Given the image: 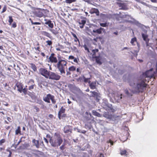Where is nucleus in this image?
Masks as SVG:
<instances>
[{"label":"nucleus","instance_id":"1","mask_svg":"<svg viewBox=\"0 0 157 157\" xmlns=\"http://www.w3.org/2000/svg\"><path fill=\"white\" fill-rule=\"evenodd\" d=\"M146 87V84L144 82L139 83L133 89V90L130 89H126L124 90L125 94L128 97L131 96L133 94L142 92Z\"/></svg>","mask_w":157,"mask_h":157},{"label":"nucleus","instance_id":"2","mask_svg":"<svg viewBox=\"0 0 157 157\" xmlns=\"http://www.w3.org/2000/svg\"><path fill=\"white\" fill-rule=\"evenodd\" d=\"M59 55L58 56L59 62L57 63V67L60 72V74L63 76L65 75V70L67 69V62L64 60L60 59Z\"/></svg>","mask_w":157,"mask_h":157},{"label":"nucleus","instance_id":"3","mask_svg":"<svg viewBox=\"0 0 157 157\" xmlns=\"http://www.w3.org/2000/svg\"><path fill=\"white\" fill-rule=\"evenodd\" d=\"M63 142V140L60 136L56 134L54 140H51L50 143L51 145L54 147L60 146Z\"/></svg>","mask_w":157,"mask_h":157},{"label":"nucleus","instance_id":"4","mask_svg":"<svg viewBox=\"0 0 157 157\" xmlns=\"http://www.w3.org/2000/svg\"><path fill=\"white\" fill-rule=\"evenodd\" d=\"M152 69H151L150 70L147 71L144 73L143 74V76L144 77L146 78L147 79V80L145 79L144 80V81L143 80L141 81L140 83H141L142 82H144L145 84V81L146 82L147 81L149 80V79H150L154 77V75L152 73ZM145 84H146V86L147 84L146 83H145Z\"/></svg>","mask_w":157,"mask_h":157},{"label":"nucleus","instance_id":"5","mask_svg":"<svg viewBox=\"0 0 157 157\" xmlns=\"http://www.w3.org/2000/svg\"><path fill=\"white\" fill-rule=\"evenodd\" d=\"M43 99L45 101L48 103L50 102V100H51L52 103L55 104L56 103V100L55 99V97L50 94H48L46 97H44Z\"/></svg>","mask_w":157,"mask_h":157},{"label":"nucleus","instance_id":"6","mask_svg":"<svg viewBox=\"0 0 157 157\" xmlns=\"http://www.w3.org/2000/svg\"><path fill=\"white\" fill-rule=\"evenodd\" d=\"M48 77L47 78H49V79L52 80H58L60 79L61 77V76L59 75L56 74L54 72L50 71Z\"/></svg>","mask_w":157,"mask_h":157},{"label":"nucleus","instance_id":"7","mask_svg":"<svg viewBox=\"0 0 157 157\" xmlns=\"http://www.w3.org/2000/svg\"><path fill=\"white\" fill-rule=\"evenodd\" d=\"M50 71L44 68H40L39 70L40 73L43 76L47 78L48 77Z\"/></svg>","mask_w":157,"mask_h":157},{"label":"nucleus","instance_id":"8","mask_svg":"<svg viewBox=\"0 0 157 157\" xmlns=\"http://www.w3.org/2000/svg\"><path fill=\"white\" fill-rule=\"evenodd\" d=\"M130 17V16L129 15L126 14H121L120 17H118L117 18V20L120 21L122 19L126 18V19L124 20V21H121V22H124V21H127L128 19H129V18Z\"/></svg>","mask_w":157,"mask_h":157},{"label":"nucleus","instance_id":"9","mask_svg":"<svg viewBox=\"0 0 157 157\" xmlns=\"http://www.w3.org/2000/svg\"><path fill=\"white\" fill-rule=\"evenodd\" d=\"M102 29H103V28H100L99 29L96 30H93L92 31L90 29H89L88 31L90 32L92 35L95 36L94 33H97L99 34L101 33L102 32L101 30Z\"/></svg>","mask_w":157,"mask_h":157},{"label":"nucleus","instance_id":"10","mask_svg":"<svg viewBox=\"0 0 157 157\" xmlns=\"http://www.w3.org/2000/svg\"><path fill=\"white\" fill-rule=\"evenodd\" d=\"M28 85H30L28 88L29 90H31L33 89L35 85L34 81L32 79H30L28 82Z\"/></svg>","mask_w":157,"mask_h":157},{"label":"nucleus","instance_id":"11","mask_svg":"<svg viewBox=\"0 0 157 157\" xmlns=\"http://www.w3.org/2000/svg\"><path fill=\"white\" fill-rule=\"evenodd\" d=\"M54 55V54H52L51 55V56L49 57V59L50 60V61L52 62V63H56L57 62V59L56 57H55L53 55Z\"/></svg>","mask_w":157,"mask_h":157},{"label":"nucleus","instance_id":"12","mask_svg":"<svg viewBox=\"0 0 157 157\" xmlns=\"http://www.w3.org/2000/svg\"><path fill=\"white\" fill-rule=\"evenodd\" d=\"M90 13L91 14L95 13L97 16L99 15V11L97 9L92 8L90 11Z\"/></svg>","mask_w":157,"mask_h":157},{"label":"nucleus","instance_id":"13","mask_svg":"<svg viewBox=\"0 0 157 157\" xmlns=\"http://www.w3.org/2000/svg\"><path fill=\"white\" fill-rule=\"evenodd\" d=\"M16 86L18 88V90L21 93L22 92L23 88V85L21 83L17 82Z\"/></svg>","mask_w":157,"mask_h":157},{"label":"nucleus","instance_id":"14","mask_svg":"<svg viewBox=\"0 0 157 157\" xmlns=\"http://www.w3.org/2000/svg\"><path fill=\"white\" fill-rule=\"evenodd\" d=\"M65 109L63 108V107H62L58 113V117L59 118V119H60L61 114L62 113H64L65 112Z\"/></svg>","mask_w":157,"mask_h":157},{"label":"nucleus","instance_id":"15","mask_svg":"<svg viewBox=\"0 0 157 157\" xmlns=\"http://www.w3.org/2000/svg\"><path fill=\"white\" fill-rule=\"evenodd\" d=\"M45 24L47 25L51 28H53V23L51 21L48 20V21L46 22L45 23Z\"/></svg>","mask_w":157,"mask_h":157},{"label":"nucleus","instance_id":"16","mask_svg":"<svg viewBox=\"0 0 157 157\" xmlns=\"http://www.w3.org/2000/svg\"><path fill=\"white\" fill-rule=\"evenodd\" d=\"M96 83L95 82H92L90 84V86L91 89H94L96 88Z\"/></svg>","mask_w":157,"mask_h":157},{"label":"nucleus","instance_id":"17","mask_svg":"<svg viewBox=\"0 0 157 157\" xmlns=\"http://www.w3.org/2000/svg\"><path fill=\"white\" fill-rule=\"evenodd\" d=\"M32 142L34 144L35 146H36L37 148H39V145L38 140H36L35 139H34L33 140Z\"/></svg>","mask_w":157,"mask_h":157},{"label":"nucleus","instance_id":"18","mask_svg":"<svg viewBox=\"0 0 157 157\" xmlns=\"http://www.w3.org/2000/svg\"><path fill=\"white\" fill-rule=\"evenodd\" d=\"M95 57L96 59V62L99 64L100 65L101 64V58L100 56H95Z\"/></svg>","mask_w":157,"mask_h":157},{"label":"nucleus","instance_id":"19","mask_svg":"<svg viewBox=\"0 0 157 157\" xmlns=\"http://www.w3.org/2000/svg\"><path fill=\"white\" fill-rule=\"evenodd\" d=\"M35 15L39 17H41L43 15L42 12L39 11H36L35 12Z\"/></svg>","mask_w":157,"mask_h":157},{"label":"nucleus","instance_id":"20","mask_svg":"<svg viewBox=\"0 0 157 157\" xmlns=\"http://www.w3.org/2000/svg\"><path fill=\"white\" fill-rule=\"evenodd\" d=\"M42 35L45 36L49 38H51L52 37V36H51L50 34L46 31H43L42 33Z\"/></svg>","mask_w":157,"mask_h":157},{"label":"nucleus","instance_id":"21","mask_svg":"<svg viewBox=\"0 0 157 157\" xmlns=\"http://www.w3.org/2000/svg\"><path fill=\"white\" fill-rule=\"evenodd\" d=\"M92 113L94 115L98 117H101V114L95 110H93L92 112Z\"/></svg>","mask_w":157,"mask_h":157},{"label":"nucleus","instance_id":"22","mask_svg":"<svg viewBox=\"0 0 157 157\" xmlns=\"http://www.w3.org/2000/svg\"><path fill=\"white\" fill-rule=\"evenodd\" d=\"M142 37L144 41H145L146 42L147 41V42L148 41V40H147V39L148 37V36L147 35L144 33H142Z\"/></svg>","mask_w":157,"mask_h":157},{"label":"nucleus","instance_id":"23","mask_svg":"<svg viewBox=\"0 0 157 157\" xmlns=\"http://www.w3.org/2000/svg\"><path fill=\"white\" fill-rule=\"evenodd\" d=\"M118 5L119 6L121 7L120 8V9L122 10H125L126 7L125 6V5L124 4L121 3H119Z\"/></svg>","mask_w":157,"mask_h":157},{"label":"nucleus","instance_id":"24","mask_svg":"<svg viewBox=\"0 0 157 157\" xmlns=\"http://www.w3.org/2000/svg\"><path fill=\"white\" fill-rule=\"evenodd\" d=\"M99 50L98 49H95L92 50V53H93L92 56L93 57H95V54L97 52H98Z\"/></svg>","mask_w":157,"mask_h":157},{"label":"nucleus","instance_id":"25","mask_svg":"<svg viewBox=\"0 0 157 157\" xmlns=\"http://www.w3.org/2000/svg\"><path fill=\"white\" fill-rule=\"evenodd\" d=\"M136 42V37H134L132 39L131 41L130 42L131 43L132 45H135L134 44Z\"/></svg>","mask_w":157,"mask_h":157},{"label":"nucleus","instance_id":"26","mask_svg":"<svg viewBox=\"0 0 157 157\" xmlns=\"http://www.w3.org/2000/svg\"><path fill=\"white\" fill-rule=\"evenodd\" d=\"M68 70L69 71H74L76 70V67L74 66H72L69 68Z\"/></svg>","mask_w":157,"mask_h":157},{"label":"nucleus","instance_id":"27","mask_svg":"<svg viewBox=\"0 0 157 157\" xmlns=\"http://www.w3.org/2000/svg\"><path fill=\"white\" fill-rule=\"evenodd\" d=\"M30 67L34 71L36 70V67L35 65L33 63L30 64Z\"/></svg>","mask_w":157,"mask_h":157},{"label":"nucleus","instance_id":"28","mask_svg":"<svg viewBox=\"0 0 157 157\" xmlns=\"http://www.w3.org/2000/svg\"><path fill=\"white\" fill-rule=\"evenodd\" d=\"M83 79L84 80V82H88L89 83L90 82V78H86L84 76L83 77Z\"/></svg>","mask_w":157,"mask_h":157},{"label":"nucleus","instance_id":"29","mask_svg":"<svg viewBox=\"0 0 157 157\" xmlns=\"http://www.w3.org/2000/svg\"><path fill=\"white\" fill-rule=\"evenodd\" d=\"M127 152L125 150H122L121 151L120 153L121 155H127Z\"/></svg>","mask_w":157,"mask_h":157},{"label":"nucleus","instance_id":"30","mask_svg":"<svg viewBox=\"0 0 157 157\" xmlns=\"http://www.w3.org/2000/svg\"><path fill=\"white\" fill-rule=\"evenodd\" d=\"M102 39V38L101 37H96V38H94L93 40L95 41L96 42L98 41V40H101Z\"/></svg>","mask_w":157,"mask_h":157},{"label":"nucleus","instance_id":"31","mask_svg":"<svg viewBox=\"0 0 157 157\" xmlns=\"http://www.w3.org/2000/svg\"><path fill=\"white\" fill-rule=\"evenodd\" d=\"M76 1V0H66V2L67 3H71Z\"/></svg>","mask_w":157,"mask_h":157},{"label":"nucleus","instance_id":"32","mask_svg":"<svg viewBox=\"0 0 157 157\" xmlns=\"http://www.w3.org/2000/svg\"><path fill=\"white\" fill-rule=\"evenodd\" d=\"M100 25L101 26L103 27H106L108 26V24H107V23H100Z\"/></svg>","mask_w":157,"mask_h":157},{"label":"nucleus","instance_id":"33","mask_svg":"<svg viewBox=\"0 0 157 157\" xmlns=\"http://www.w3.org/2000/svg\"><path fill=\"white\" fill-rule=\"evenodd\" d=\"M9 22L10 23V25H11V23L13 21V19H12V16H9Z\"/></svg>","mask_w":157,"mask_h":157},{"label":"nucleus","instance_id":"34","mask_svg":"<svg viewBox=\"0 0 157 157\" xmlns=\"http://www.w3.org/2000/svg\"><path fill=\"white\" fill-rule=\"evenodd\" d=\"M20 127H18V128L17 129H16L15 131V134L16 135L18 134L20 132Z\"/></svg>","mask_w":157,"mask_h":157},{"label":"nucleus","instance_id":"35","mask_svg":"<svg viewBox=\"0 0 157 157\" xmlns=\"http://www.w3.org/2000/svg\"><path fill=\"white\" fill-rule=\"evenodd\" d=\"M86 23V21L84 20H82L81 21L79 22V24H82L83 25H84Z\"/></svg>","mask_w":157,"mask_h":157},{"label":"nucleus","instance_id":"36","mask_svg":"<svg viewBox=\"0 0 157 157\" xmlns=\"http://www.w3.org/2000/svg\"><path fill=\"white\" fill-rule=\"evenodd\" d=\"M90 93H91L92 94V96L94 97H95L97 95V93L95 91H90Z\"/></svg>","mask_w":157,"mask_h":157},{"label":"nucleus","instance_id":"37","mask_svg":"<svg viewBox=\"0 0 157 157\" xmlns=\"http://www.w3.org/2000/svg\"><path fill=\"white\" fill-rule=\"evenodd\" d=\"M50 31L54 34L56 35L57 33L54 29H50Z\"/></svg>","mask_w":157,"mask_h":157},{"label":"nucleus","instance_id":"38","mask_svg":"<svg viewBox=\"0 0 157 157\" xmlns=\"http://www.w3.org/2000/svg\"><path fill=\"white\" fill-rule=\"evenodd\" d=\"M47 44L48 45H51L52 44V42L51 40H47L46 41Z\"/></svg>","mask_w":157,"mask_h":157},{"label":"nucleus","instance_id":"39","mask_svg":"<svg viewBox=\"0 0 157 157\" xmlns=\"http://www.w3.org/2000/svg\"><path fill=\"white\" fill-rule=\"evenodd\" d=\"M84 49L85 50L87 51L88 52H90L88 48H87V46L86 45H84Z\"/></svg>","mask_w":157,"mask_h":157},{"label":"nucleus","instance_id":"40","mask_svg":"<svg viewBox=\"0 0 157 157\" xmlns=\"http://www.w3.org/2000/svg\"><path fill=\"white\" fill-rule=\"evenodd\" d=\"M5 140L4 139H2L0 140V145H2V144L5 142Z\"/></svg>","mask_w":157,"mask_h":157},{"label":"nucleus","instance_id":"41","mask_svg":"<svg viewBox=\"0 0 157 157\" xmlns=\"http://www.w3.org/2000/svg\"><path fill=\"white\" fill-rule=\"evenodd\" d=\"M70 131V130L67 129L66 127H65L64 128V132L65 133H68Z\"/></svg>","mask_w":157,"mask_h":157},{"label":"nucleus","instance_id":"42","mask_svg":"<svg viewBox=\"0 0 157 157\" xmlns=\"http://www.w3.org/2000/svg\"><path fill=\"white\" fill-rule=\"evenodd\" d=\"M6 6H4L3 7V10L2 12V13L4 12L5 11H6Z\"/></svg>","mask_w":157,"mask_h":157},{"label":"nucleus","instance_id":"43","mask_svg":"<svg viewBox=\"0 0 157 157\" xmlns=\"http://www.w3.org/2000/svg\"><path fill=\"white\" fill-rule=\"evenodd\" d=\"M17 26L15 22H13L12 25V27L15 28Z\"/></svg>","mask_w":157,"mask_h":157},{"label":"nucleus","instance_id":"44","mask_svg":"<svg viewBox=\"0 0 157 157\" xmlns=\"http://www.w3.org/2000/svg\"><path fill=\"white\" fill-rule=\"evenodd\" d=\"M22 92H23L25 94L27 93V90L25 88H23Z\"/></svg>","mask_w":157,"mask_h":157},{"label":"nucleus","instance_id":"45","mask_svg":"<svg viewBox=\"0 0 157 157\" xmlns=\"http://www.w3.org/2000/svg\"><path fill=\"white\" fill-rule=\"evenodd\" d=\"M74 57L72 56H69L68 59H74Z\"/></svg>","mask_w":157,"mask_h":157},{"label":"nucleus","instance_id":"46","mask_svg":"<svg viewBox=\"0 0 157 157\" xmlns=\"http://www.w3.org/2000/svg\"><path fill=\"white\" fill-rule=\"evenodd\" d=\"M107 143H110L111 145H113V142L110 140L107 141Z\"/></svg>","mask_w":157,"mask_h":157},{"label":"nucleus","instance_id":"47","mask_svg":"<svg viewBox=\"0 0 157 157\" xmlns=\"http://www.w3.org/2000/svg\"><path fill=\"white\" fill-rule=\"evenodd\" d=\"M66 71H67V73H66L67 75L69 76V75H71V73L70 72V71H67V70H66Z\"/></svg>","mask_w":157,"mask_h":157},{"label":"nucleus","instance_id":"48","mask_svg":"<svg viewBox=\"0 0 157 157\" xmlns=\"http://www.w3.org/2000/svg\"><path fill=\"white\" fill-rule=\"evenodd\" d=\"M64 145H63L61 146L60 147V149L62 150H63L64 149Z\"/></svg>","mask_w":157,"mask_h":157},{"label":"nucleus","instance_id":"49","mask_svg":"<svg viewBox=\"0 0 157 157\" xmlns=\"http://www.w3.org/2000/svg\"><path fill=\"white\" fill-rule=\"evenodd\" d=\"M33 25H40V22H33Z\"/></svg>","mask_w":157,"mask_h":157},{"label":"nucleus","instance_id":"50","mask_svg":"<svg viewBox=\"0 0 157 157\" xmlns=\"http://www.w3.org/2000/svg\"><path fill=\"white\" fill-rule=\"evenodd\" d=\"M74 41L75 42L78 41L79 43H80L79 40L77 37L75 38V39L74 40Z\"/></svg>","mask_w":157,"mask_h":157},{"label":"nucleus","instance_id":"51","mask_svg":"<svg viewBox=\"0 0 157 157\" xmlns=\"http://www.w3.org/2000/svg\"><path fill=\"white\" fill-rule=\"evenodd\" d=\"M38 103L40 104H42L43 103V101L41 100H39L38 101Z\"/></svg>","mask_w":157,"mask_h":157},{"label":"nucleus","instance_id":"52","mask_svg":"<svg viewBox=\"0 0 157 157\" xmlns=\"http://www.w3.org/2000/svg\"><path fill=\"white\" fill-rule=\"evenodd\" d=\"M74 59V61L75 62L78 63L77 59L76 58H74V59Z\"/></svg>","mask_w":157,"mask_h":157},{"label":"nucleus","instance_id":"53","mask_svg":"<svg viewBox=\"0 0 157 157\" xmlns=\"http://www.w3.org/2000/svg\"><path fill=\"white\" fill-rule=\"evenodd\" d=\"M44 140L47 144L48 143V141L46 138H44Z\"/></svg>","mask_w":157,"mask_h":157},{"label":"nucleus","instance_id":"54","mask_svg":"<svg viewBox=\"0 0 157 157\" xmlns=\"http://www.w3.org/2000/svg\"><path fill=\"white\" fill-rule=\"evenodd\" d=\"M72 36H73L74 38H75L77 37L76 35L74 33H72Z\"/></svg>","mask_w":157,"mask_h":157},{"label":"nucleus","instance_id":"55","mask_svg":"<svg viewBox=\"0 0 157 157\" xmlns=\"http://www.w3.org/2000/svg\"><path fill=\"white\" fill-rule=\"evenodd\" d=\"M80 27L81 28V29H82L83 28V27H84V25H83L82 24H80Z\"/></svg>","mask_w":157,"mask_h":157},{"label":"nucleus","instance_id":"56","mask_svg":"<svg viewBox=\"0 0 157 157\" xmlns=\"http://www.w3.org/2000/svg\"><path fill=\"white\" fill-rule=\"evenodd\" d=\"M151 1L152 2L156 3L157 2V0H151Z\"/></svg>","mask_w":157,"mask_h":157},{"label":"nucleus","instance_id":"57","mask_svg":"<svg viewBox=\"0 0 157 157\" xmlns=\"http://www.w3.org/2000/svg\"><path fill=\"white\" fill-rule=\"evenodd\" d=\"M40 54L43 57H44L45 56V54L43 52L41 53Z\"/></svg>","mask_w":157,"mask_h":157},{"label":"nucleus","instance_id":"58","mask_svg":"<svg viewBox=\"0 0 157 157\" xmlns=\"http://www.w3.org/2000/svg\"><path fill=\"white\" fill-rule=\"evenodd\" d=\"M39 48H40L39 47H38L37 48H35V49H36V50H38L39 51Z\"/></svg>","mask_w":157,"mask_h":157},{"label":"nucleus","instance_id":"59","mask_svg":"<svg viewBox=\"0 0 157 157\" xmlns=\"http://www.w3.org/2000/svg\"><path fill=\"white\" fill-rule=\"evenodd\" d=\"M35 109L37 111H38L39 110V109L36 107H35Z\"/></svg>","mask_w":157,"mask_h":157},{"label":"nucleus","instance_id":"60","mask_svg":"<svg viewBox=\"0 0 157 157\" xmlns=\"http://www.w3.org/2000/svg\"><path fill=\"white\" fill-rule=\"evenodd\" d=\"M86 132V131H85V130H83V131H82L81 132L82 133H84H84H85Z\"/></svg>","mask_w":157,"mask_h":157},{"label":"nucleus","instance_id":"61","mask_svg":"<svg viewBox=\"0 0 157 157\" xmlns=\"http://www.w3.org/2000/svg\"><path fill=\"white\" fill-rule=\"evenodd\" d=\"M76 71H77V72H80V69L78 68H77L76 69Z\"/></svg>","mask_w":157,"mask_h":157},{"label":"nucleus","instance_id":"62","mask_svg":"<svg viewBox=\"0 0 157 157\" xmlns=\"http://www.w3.org/2000/svg\"><path fill=\"white\" fill-rule=\"evenodd\" d=\"M29 20L30 21L31 23H32V24H33V21H32V19H31V18H29Z\"/></svg>","mask_w":157,"mask_h":157},{"label":"nucleus","instance_id":"63","mask_svg":"<svg viewBox=\"0 0 157 157\" xmlns=\"http://www.w3.org/2000/svg\"><path fill=\"white\" fill-rule=\"evenodd\" d=\"M0 49L1 50H3V48L2 46H0Z\"/></svg>","mask_w":157,"mask_h":157},{"label":"nucleus","instance_id":"64","mask_svg":"<svg viewBox=\"0 0 157 157\" xmlns=\"http://www.w3.org/2000/svg\"><path fill=\"white\" fill-rule=\"evenodd\" d=\"M100 157H103V155L101 154H100Z\"/></svg>","mask_w":157,"mask_h":157}]
</instances>
